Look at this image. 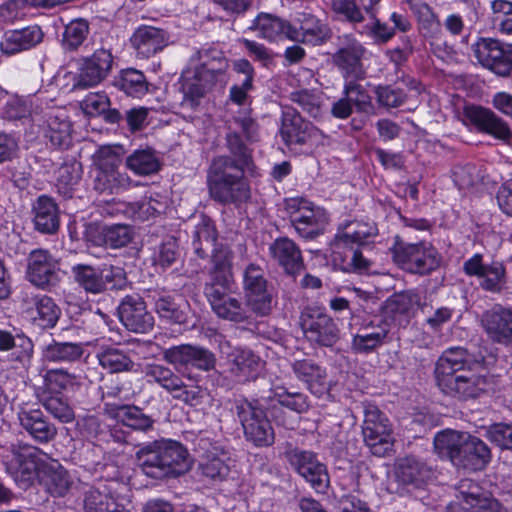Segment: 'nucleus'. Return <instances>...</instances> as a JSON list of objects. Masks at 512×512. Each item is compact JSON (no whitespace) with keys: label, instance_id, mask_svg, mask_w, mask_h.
Wrapping results in <instances>:
<instances>
[{"label":"nucleus","instance_id":"f3484780","mask_svg":"<svg viewBox=\"0 0 512 512\" xmlns=\"http://www.w3.org/2000/svg\"><path fill=\"white\" fill-rule=\"evenodd\" d=\"M27 261V278L33 285L51 290L58 284V262L47 250H33Z\"/></svg>","mask_w":512,"mask_h":512},{"label":"nucleus","instance_id":"58836bf2","mask_svg":"<svg viewBox=\"0 0 512 512\" xmlns=\"http://www.w3.org/2000/svg\"><path fill=\"white\" fill-rule=\"evenodd\" d=\"M262 369V361L251 350H237L233 356L230 373L239 383L255 380Z\"/></svg>","mask_w":512,"mask_h":512},{"label":"nucleus","instance_id":"bb28decb","mask_svg":"<svg viewBox=\"0 0 512 512\" xmlns=\"http://www.w3.org/2000/svg\"><path fill=\"white\" fill-rule=\"evenodd\" d=\"M481 321L493 341L508 343L512 340V310L495 305L482 315Z\"/></svg>","mask_w":512,"mask_h":512},{"label":"nucleus","instance_id":"1a4fd4ad","mask_svg":"<svg viewBox=\"0 0 512 512\" xmlns=\"http://www.w3.org/2000/svg\"><path fill=\"white\" fill-rule=\"evenodd\" d=\"M145 377L149 382L161 386L171 396L189 406H196L202 402L204 391L199 385L186 384L182 378L169 367L162 364H148L144 369Z\"/></svg>","mask_w":512,"mask_h":512},{"label":"nucleus","instance_id":"3c124183","mask_svg":"<svg viewBox=\"0 0 512 512\" xmlns=\"http://www.w3.org/2000/svg\"><path fill=\"white\" fill-rule=\"evenodd\" d=\"M126 166L137 175H151L159 171L160 160L153 149H139L126 158Z\"/></svg>","mask_w":512,"mask_h":512},{"label":"nucleus","instance_id":"79ce46f5","mask_svg":"<svg viewBox=\"0 0 512 512\" xmlns=\"http://www.w3.org/2000/svg\"><path fill=\"white\" fill-rule=\"evenodd\" d=\"M84 354V346L80 342L52 340L42 350V359L48 363H74Z\"/></svg>","mask_w":512,"mask_h":512},{"label":"nucleus","instance_id":"393cba45","mask_svg":"<svg viewBox=\"0 0 512 512\" xmlns=\"http://www.w3.org/2000/svg\"><path fill=\"white\" fill-rule=\"evenodd\" d=\"M169 33L161 28L143 25L131 37V44L141 58H149L169 44Z\"/></svg>","mask_w":512,"mask_h":512},{"label":"nucleus","instance_id":"b1692460","mask_svg":"<svg viewBox=\"0 0 512 512\" xmlns=\"http://www.w3.org/2000/svg\"><path fill=\"white\" fill-rule=\"evenodd\" d=\"M364 54V46L355 39H349L347 44L333 55V62L345 80L365 78L366 72L362 63Z\"/></svg>","mask_w":512,"mask_h":512},{"label":"nucleus","instance_id":"aec40b11","mask_svg":"<svg viewBox=\"0 0 512 512\" xmlns=\"http://www.w3.org/2000/svg\"><path fill=\"white\" fill-rule=\"evenodd\" d=\"M118 315L122 324L135 333H146L154 325L153 316L147 311L145 302L137 294L127 295L121 300Z\"/></svg>","mask_w":512,"mask_h":512},{"label":"nucleus","instance_id":"5fc2aeb1","mask_svg":"<svg viewBox=\"0 0 512 512\" xmlns=\"http://www.w3.org/2000/svg\"><path fill=\"white\" fill-rule=\"evenodd\" d=\"M242 304L248 313V318L245 322L250 320V312L259 317L267 316L271 313L273 307L272 291L267 287L247 292L245 293V303L242 302Z\"/></svg>","mask_w":512,"mask_h":512},{"label":"nucleus","instance_id":"c756f323","mask_svg":"<svg viewBox=\"0 0 512 512\" xmlns=\"http://www.w3.org/2000/svg\"><path fill=\"white\" fill-rule=\"evenodd\" d=\"M43 39V32L37 25L28 26L20 30L7 31L0 43L2 53L14 55L39 44Z\"/></svg>","mask_w":512,"mask_h":512},{"label":"nucleus","instance_id":"a211bd4d","mask_svg":"<svg viewBox=\"0 0 512 512\" xmlns=\"http://www.w3.org/2000/svg\"><path fill=\"white\" fill-rule=\"evenodd\" d=\"M456 489V498L464 504L467 512H508L498 499L487 493L473 480H461Z\"/></svg>","mask_w":512,"mask_h":512},{"label":"nucleus","instance_id":"6ab92c4d","mask_svg":"<svg viewBox=\"0 0 512 512\" xmlns=\"http://www.w3.org/2000/svg\"><path fill=\"white\" fill-rule=\"evenodd\" d=\"M75 282L87 293L100 294L114 278L122 279L124 272L119 267L97 268L86 264L74 265L71 269Z\"/></svg>","mask_w":512,"mask_h":512},{"label":"nucleus","instance_id":"0e129e2a","mask_svg":"<svg viewBox=\"0 0 512 512\" xmlns=\"http://www.w3.org/2000/svg\"><path fill=\"white\" fill-rule=\"evenodd\" d=\"M89 34V23L85 19H75L65 26L62 45L65 50H76Z\"/></svg>","mask_w":512,"mask_h":512},{"label":"nucleus","instance_id":"f8f14e48","mask_svg":"<svg viewBox=\"0 0 512 512\" xmlns=\"http://www.w3.org/2000/svg\"><path fill=\"white\" fill-rule=\"evenodd\" d=\"M471 48L477 61L496 75L505 77L512 73V47L493 38L481 37Z\"/></svg>","mask_w":512,"mask_h":512},{"label":"nucleus","instance_id":"4d7b16f0","mask_svg":"<svg viewBox=\"0 0 512 512\" xmlns=\"http://www.w3.org/2000/svg\"><path fill=\"white\" fill-rule=\"evenodd\" d=\"M228 459L227 454L224 452L221 455H217L209 451L199 463V469L206 478L213 481H222L230 472V465L227 463Z\"/></svg>","mask_w":512,"mask_h":512},{"label":"nucleus","instance_id":"2eb2a0df","mask_svg":"<svg viewBox=\"0 0 512 512\" xmlns=\"http://www.w3.org/2000/svg\"><path fill=\"white\" fill-rule=\"evenodd\" d=\"M301 326L307 339L319 346L332 347L340 339L334 319L318 309H307L301 316Z\"/></svg>","mask_w":512,"mask_h":512},{"label":"nucleus","instance_id":"13d9d810","mask_svg":"<svg viewBox=\"0 0 512 512\" xmlns=\"http://www.w3.org/2000/svg\"><path fill=\"white\" fill-rule=\"evenodd\" d=\"M358 80L353 78L345 80L343 94L356 107L358 112L371 114L374 112L372 97L369 95L367 88Z\"/></svg>","mask_w":512,"mask_h":512},{"label":"nucleus","instance_id":"a18cd8bd","mask_svg":"<svg viewBox=\"0 0 512 512\" xmlns=\"http://www.w3.org/2000/svg\"><path fill=\"white\" fill-rule=\"evenodd\" d=\"M192 245L200 258H206L210 250L217 245V230L211 218L201 215L192 231Z\"/></svg>","mask_w":512,"mask_h":512},{"label":"nucleus","instance_id":"9b49d317","mask_svg":"<svg viewBox=\"0 0 512 512\" xmlns=\"http://www.w3.org/2000/svg\"><path fill=\"white\" fill-rule=\"evenodd\" d=\"M285 457L302 478L308 482L317 493H325L330 484L326 466L319 461L317 455L309 450H302L288 445Z\"/></svg>","mask_w":512,"mask_h":512},{"label":"nucleus","instance_id":"8fccbe9b","mask_svg":"<svg viewBox=\"0 0 512 512\" xmlns=\"http://www.w3.org/2000/svg\"><path fill=\"white\" fill-rule=\"evenodd\" d=\"M96 245H105L117 249L129 244L133 238V231L129 225L115 224L105 225L98 232Z\"/></svg>","mask_w":512,"mask_h":512},{"label":"nucleus","instance_id":"bf43d9fd","mask_svg":"<svg viewBox=\"0 0 512 512\" xmlns=\"http://www.w3.org/2000/svg\"><path fill=\"white\" fill-rule=\"evenodd\" d=\"M37 312L35 321L43 328H52L56 325L61 315V310L54 300L46 295H38L33 298Z\"/></svg>","mask_w":512,"mask_h":512},{"label":"nucleus","instance_id":"338daca9","mask_svg":"<svg viewBox=\"0 0 512 512\" xmlns=\"http://www.w3.org/2000/svg\"><path fill=\"white\" fill-rule=\"evenodd\" d=\"M419 296L412 290L395 293L386 300V312L389 314H406L419 303Z\"/></svg>","mask_w":512,"mask_h":512},{"label":"nucleus","instance_id":"39448f33","mask_svg":"<svg viewBox=\"0 0 512 512\" xmlns=\"http://www.w3.org/2000/svg\"><path fill=\"white\" fill-rule=\"evenodd\" d=\"M42 452L28 444H11L2 448L0 452L1 463L5 471L13 478L21 489H27L36 479L42 464Z\"/></svg>","mask_w":512,"mask_h":512},{"label":"nucleus","instance_id":"774afa93","mask_svg":"<svg viewBox=\"0 0 512 512\" xmlns=\"http://www.w3.org/2000/svg\"><path fill=\"white\" fill-rule=\"evenodd\" d=\"M493 22L502 34H512V2L493 0L491 2Z\"/></svg>","mask_w":512,"mask_h":512},{"label":"nucleus","instance_id":"4be33fe9","mask_svg":"<svg viewBox=\"0 0 512 512\" xmlns=\"http://www.w3.org/2000/svg\"><path fill=\"white\" fill-rule=\"evenodd\" d=\"M298 26L291 25L288 39L310 45H321L330 39L332 31L327 23L310 13H300Z\"/></svg>","mask_w":512,"mask_h":512},{"label":"nucleus","instance_id":"6e6552de","mask_svg":"<svg viewBox=\"0 0 512 512\" xmlns=\"http://www.w3.org/2000/svg\"><path fill=\"white\" fill-rule=\"evenodd\" d=\"M394 262L410 273L425 275L436 270L441 256L430 243H397L393 250Z\"/></svg>","mask_w":512,"mask_h":512},{"label":"nucleus","instance_id":"4468645a","mask_svg":"<svg viewBox=\"0 0 512 512\" xmlns=\"http://www.w3.org/2000/svg\"><path fill=\"white\" fill-rule=\"evenodd\" d=\"M119 164V157L110 149L100 151L93 183L96 191L100 193H118L130 186V177L126 173L117 170Z\"/></svg>","mask_w":512,"mask_h":512},{"label":"nucleus","instance_id":"7c9ffc66","mask_svg":"<svg viewBox=\"0 0 512 512\" xmlns=\"http://www.w3.org/2000/svg\"><path fill=\"white\" fill-rule=\"evenodd\" d=\"M216 82L223 80L213 76L208 71L194 69L192 77H187L183 83L182 105L191 109L197 107L205 94L212 89Z\"/></svg>","mask_w":512,"mask_h":512},{"label":"nucleus","instance_id":"de8ad7c7","mask_svg":"<svg viewBox=\"0 0 512 512\" xmlns=\"http://www.w3.org/2000/svg\"><path fill=\"white\" fill-rule=\"evenodd\" d=\"M250 29L257 30L261 38L273 41L282 37L288 39L291 24L279 17L262 13L257 16Z\"/></svg>","mask_w":512,"mask_h":512},{"label":"nucleus","instance_id":"864d4df0","mask_svg":"<svg viewBox=\"0 0 512 512\" xmlns=\"http://www.w3.org/2000/svg\"><path fill=\"white\" fill-rule=\"evenodd\" d=\"M230 132L226 134V146L230 151V157L235 167L247 168V171L254 173L255 165L252 160L251 150L243 143L237 131H232V125L229 126Z\"/></svg>","mask_w":512,"mask_h":512},{"label":"nucleus","instance_id":"69168bd1","mask_svg":"<svg viewBox=\"0 0 512 512\" xmlns=\"http://www.w3.org/2000/svg\"><path fill=\"white\" fill-rule=\"evenodd\" d=\"M480 286L489 292H500L505 285V267L500 262L486 265L480 276Z\"/></svg>","mask_w":512,"mask_h":512},{"label":"nucleus","instance_id":"f704fd0d","mask_svg":"<svg viewBox=\"0 0 512 512\" xmlns=\"http://www.w3.org/2000/svg\"><path fill=\"white\" fill-rule=\"evenodd\" d=\"M32 210L33 222L37 231L44 234L57 232L60 225L59 208L51 197L46 195L38 197Z\"/></svg>","mask_w":512,"mask_h":512},{"label":"nucleus","instance_id":"72a5a7b5","mask_svg":"<svg viewBox=\"0 0 512 512\" xmlns=\"http://www.w3.org/2000/svg\"><path fill=\"white\" fill-rule=\"evenodd\" d=\"M18 419L23 429L40 443H48L57 435L56 427L48 422L40 409L22 410Z\"/></svg>","mask_w":512,"mask_h":512},{"label":"nucleus","instance_id":"c9c22d12","mask_svg":"<svg viewBox=\"0 0 512 512\" xmlns=\"http://www.w3.org/2000/svg\"><path fill=\"white\" fill-rule=\"evenodd\" d=\"M467 117L481 132L489 134L499 140L508 136L510 129L508 124L489 109L471 107L467 110Z\"/></svg>","mask_w":512,"mask_h":512},{"label":"nucleus","instance_id":"09e8293b","mask_svg":"<svg viewBox=\"0 0 512 512\" xmlns=\"http://www.w3.org/2000/svg\"><path fill=\"white\" fill-rule=\"evenodd\" d=\"M99 365L109 373L131 371L134 362L123 350L111 346L102 347L96 354Z\"/></svg>","mask_w":512,"mask_h":512},{"label":"nucleus","instance_id":"a878e982","mask_svg":"<svg viewBox=\"0 0 512 512\" xmlns=\"http://www.w3.org/2000/svg\"><path fill=\"white\" fill-rule=\"evenodd\" d=\"M331 247L332 262L340 270L360 273L369 270L370 261L362 255L361 251L353 248L352 244L335 235Z\"/></svg>","mask_w":512,"mask_h":512},{"label":"nucleus","instance_id":"f257e3e1","mask_svg":"<svg viewBox=\"0 0 512 512\" xmlns=\"http://www.w3.org/2000/svg\"><path fill=\"white\" fill-rule=\"evenodd\" d=\"M483 363L482 355L475 356L464 347L447 348L435 363L436 384L447 396L459 400L477 398L490 386L486 376L473 372Z\"/></svg>","mask_w":512,"mask_h":512},{"label":"nucleus","instance_id":"412c9836","mask_svg":"<svg viewBox=\"0 0 512 512\" xmlns=\"http://www.w3.org/2000/svg\"><path fill=\"white\" fill-rule=\"evenodd\" d=\"M295 378L305 384L315 396L322 397L330 390L326 369L310 358L294 359L290 363Z\"/></svg>","mask_w":512,"mask_h":512},{"label":"nucleus","instance_id":"603ef678","mask_svg":"<svg viewBox=\"0 0 512 512\" xmlns=\"http://www.w3.org/2000/svg\"><path fill=\"white\" fill-rule=\"evenodd\" d=\"M376 234L377 228L373 223L355 220L343 224L336 235L349 244L361 245Z\"/></svg>","mask_w":512,"mask_h":512},{"label":"nucleus","instance_id":"473e14b6","mask_svg":"<svg viewBox=\"0 0 512 512\" xmlns=\"http://www.w3.org/2000/svg\"><path fill=\"white\" fill-rule=\"evenodd\" d=\"M389 334V325L384 321L374 323L371 321L363 325L359 332L353 336L352 349L358 353H370L386 343Z\"/></svg>","mask_w":512,"mask_h":512},{"label":"nucleus","instance_id":"ea45409f","mask_svg":"<svg viewBox=\"0 0 512 512\" xmlns=\"http://www.w3.org/2000/svg\"><path fill=\"white\" fill-rule=\"evenodd\" d=\"M308 123L294 108L284 107L280 128V136L284 143L287 146L304 145Z\"/></svg>","mask_w":512,"mask_h":512},{"label":"nucleus","instance_id":"052dcab7","mask_svg":"<svg viewBox=\"0 0 512 512\" xmlns=\"http://www.w3.org/2000/svg\"><path fill=\"white\" fill-rule=\"evenodd\" d=\"M148 298L153 301L154 309L161 318L175 323L183 322L184 314L171 296L163 292L149 291Z\"/></svg>","mask_w":512,"mask_h":512},{"label":"nucleus","instance_id":"e2e57ef3","mask_svg":"<svg viewBox=\"0 0 512 512\" xmlns=\"http://www.w3.org/2000/svg\"><path fill=\"white\" fill-rule=\"evenodd\" d=\"M56 183L60 192L68 194L81 179V164L74 159L64 162L55 172Z\"/></svg>","mask_w":512,"mask_h":512},{"label":"nucleus","instance_id":"a19ab883","mask_svg":"<svg viewBox=\"0 0 512 512\" xmlns=\"http://www.w3.org/2000/svg\"><path fill=\"white\" fill-rule=\"evenodd\" d=\"M83 377L64 368L47 369L43 375L45 388L55 394L75 392L83 386Z\"/></svg>","mask_w":512,"mask_h":512},{"label":"nucleus","instance_id":"6e6d98bb","mask_svg":"<svg viewBox=\"0 0 512 512\" xmlns=\"http://www.w3.org/2000/svg\"><path fill=\"white\" fill-rule=\"evenodd\" d=\"M115 86L125 94L140 98L148 91V83L144 74L136 69H126L115 80Z\"/></svg>","mask_w":512,"mask_h":512},{"label":"nucleus","instance_id":"ddd939ff","mask_svg":"<svg viewBox=\"0 0 512 512\" xmlns=\"http://www.w3.org/2000/svg\"><path fill=\"white\" fill-rule=\"evenodd\" d=\"M113 55L109 49L100 48L91 56L81 59L79 72L73 76L72 89H87L100 84L112 70Z\"/></svg>","mask_w":512,"mask_h":512},{"label":"nucleus","instance_id":"c85d7f7f","mask_svg":"<svg viewBox=\"0 0 512 512\" xmlns=\"http://www.w3.org/2000/svg\"><path fill=\"white\" fill-rule=\"evenodd\" d=\"M105 412L111 418L135 431L149 432L154 428L155 420L135 405L105 404Z\"/></svg>","mask_w":512,"mask_h":512},{"label":"nucleus","instance_id":"423d86ee","mask_svg":"<svg viewBox=\"0 0 512 512\" xmlns=\"http://www.w3.org/2000/svg\"><path fill=\"white\" fill-rule=\"evenodd\" d=\"M284 209L296 233L304 239H315L321 235L327 225L325 211L303 197L284 200Z\"/></svg>","mask_w":512,"mask_h":512},{"label":"nucleus","instance_id":"0eeeda50","mask_svg":"<svg viewBox=\"0 0 512 512\" xmlns=\"http://www.w3.org/2000/svg\"><path fill=\"white\" fill-rule=\"evenodd\" d=\"M235 412L248 441L259 447L270 446L274 443L273 428L258 401L237 400Z\"/></svg>","mask_w":512,"mask_h":512},{"label":"nucleus","instance_id":"20e7f679","mask_svg":"<svg viewBox=\"0 0 512 512\" xmlns=\"http://www.w3.org/2000/svg\"><path fill=\"white\" fill-rule=\"evenodd\" d=\"M247 168L235 167L230 156L215 157L208 170L207 183L211 198L221 204H239L250 198L244 178Z\"/></svg>","mask_w":512,"mask_h":512},{"label":"nucleus","instance_id":"c03bdc74","mask_svg":"<svg viewBox=\"0 0 512 512\" xmlns=\"http://www.w3.org/2000/svg\"><path fill=\"white\" fill-rule=\"evenodd\" d=\"M465 439H469V433L446 429L435 435L434 449L441 457L456 465Z\"/></svg>","mask_w":512,"mask_h":512},{"label":"nucleus","instance_id":"49530a36","mask_svg":"<svg viewBox=\"0 0 512 512\" xmlns=\"http://www.w3.org/2000/svg\"><path fill=\"white\" fill-rule=\"evenodd\" d=\"M12 351V355L20 362L27 361L33 354V343L22 333L0 329V352Z\"/></svg>","mask_w":512,"mask_h":512},{"label":"nucleus","instance_id":"f03ea898","mask_svg":"<svg viewBox=\"0 0 512 512\" xmlns=\"http://www.w3.org/2000/svg\"><path fill=\"white\" fill-rule=\"evenodd\" d=\"M210 252L212 266L204 285V295L212 311L224 320L243 322L248 313L241 299L233 296L234 278L232 273L233 253L224 244L215 245Z\"/></svg>","mask_w":512,"mask_h":512},{"label":"nucleus","instance_id":"7ed1b4c3","mask_svg":"<svg viewBox=\"0 0 512 512\" xmlns=\"http://www.w3.org/2000/svg\"><path fill=\"white\" fill-rule=\"evenodd\" d=\"M143 473L154 479L177 477L190 468L187 449L177 441L159 440L136 452Z\"/></svg>","mask_w":512,"mask_h":512},{"label":"nucleus","instance_id":"680f3d73","mask_svg":"<svg viewBox=\"0 0 512 512\" xmlns=\"http://www.w3.org/2000/svg\"><path fill=\"white\" fill-rule=\"evenodd\" d=\"M160 208L161 204L158 201L145 198L135 203H120L116 211L123 212L135 220L146 221L159 214Z\"/></svg>","mask_w":512,"mask_h":512},{"label":"nucleus","instance_id":"dca6fc26","mask_svg":"<svg viewBox=\"0 0 512 512\" xmlns=\"http://www.w3.org/2000/svg\"><path fill=\"white\" fill-rule=\"evenodd\" d=\"M163 359L178 367H192L202 371H210L215 368L216 357L214 353L205 347L191 344H181L164 349Z\"/></svg>","mask_w":512,"mask_h":512},{"label":"nucleus","instance_id":"9d476101","mask_svg":"<svg viewBox=\"0 0 512 512\" xmlns=\"http://www.w3.org/2000/svg\"><path fill=\"white\" fill-rule=\"evenodd\" d=\"M362 435L366 446L375 456L384 457L393 448L391 423L373 404H366L364 407Z\"/></svg>","mask_w":512,"mask_h":512},{"label":"nucleus","instance_id":"cd10ccee","mask_svg":"<svg viewBox=\"0 0 512 512\" xmlns=\"http://www.w3.org/2000/svg\"><path fill=\"white\" fill-rule=\"evenodd\" d=\"M38 480L53 497H64L73 485L69 472L56 460L42 464Z\"/></svg>","mask_w":512,"mask_h":512},{"label":"nucleus","instance_id":"2f4dec72","mask_svg":"<svg viewBox=\"0 0 512 512\" xmlns=\"http://www.w3.org/2000/svg\"><path fill=\"white\" fill-rule=\"evenodd\" d=\"M490 460L491 451L486 443L478 437L469 434V439H465L455 466L479 471L484 469Z\"/></svg>","mask_w":512,"mask_h":512},{"label":"nucleus","instance_id":"37998d69","mask_svg":"<svg viewBox=\"0 0 512 512\" xmlns=\"http://www.w3.org/2000/svg\"><path fill=\"white\" fill-rule=\"evenodd\" d=\"M192 59L199 61V65L195 67L196 69L208 71L224 81L229 62L223 51L212 45L204 46L195 52Z\"/></svg>","mask_w":512,"mask_h":512},{"label":"nucleus","instance_id":"5701e85b","mask_svg":"<svg viewBox=\"0 0 512 512\" xmlns=\"http://www.w3.org/2000/svg\"><path fill=\"white\" fill-rule=\"evenodd\" d=\"M269 254L286 274L295 277L305 269L300 247L288 237H279L269 246Z\"/></svg>","mask_w":512,"mask_h":512},{"label":"nucleus","instance_id":"e433bc0d","mask_svg":"<svg viewBox=\"0 0 512 512\" xmlns=\"http://www.w3.org/2000/svg\"><path fill=\"white\" fill-rule=\"evenodd\" d=\"M45 136L57 148H67L71 144L72 125L64 111L51 110L46 113Z\"/></svg>","mask_w":512,"mask_h":512},{"label":"nucleus","instance_id":"4c0bfd02","mask_svg":"<svg viewBox=\"0 0 512 512\" xmlns=\"http://www.w3.org/2000/svg\"><path fill=\"white\" fill-rule=\"evenodd\" d=\"M395 475L402 484L418 487L430 478L431 470L421 459L406 456L397 460Z\"/></svg>","mask_w":512,"mask_h":512}]
</instances>
